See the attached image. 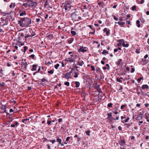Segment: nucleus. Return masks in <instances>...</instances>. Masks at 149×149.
<instances>
[{"label":"nucleus","instance_id":"1","mask_svg":"<svg viewBox=\"0 0 149 149\" xmlns=\"http://www.w3.org/2000/svg\"><path fill=\"white\" fill-rule=\"evenodd\" d=\"M31 20L28 17L21 18L18 21V24L22 27L27 26L31 24Z\"/></svg>","mask_w":149,"mask_h":149},{"label":"nucleus","instance_id":"2","mask_svg":"<svg viewBox=\"0 0 149 149\" xmlns=\"http://www.w3.org/2000/svg\"><path fill=\"white\" fill-rule=\"evenodd\" d=\"M88 48L86 47H84L83 46L80 47V48L78 49L79 52H81L84 53L87 52L88 50Z\"/></svg>","mask_w":149,"mask_h":149},{"label":"nucleus","instance_id":"3","mask_svg":"<svg viewBox=\"0 0 149 149\" xmlns=\"http://www.w3.org/2000/svg\"><path fill=\"white\" fill-rule=\"evenodd\" d=\"M29 7H36L37 5V3L34 1H33L32 0L30 1V2L29 3Z\"/></svg>","mask_w":149,"mask_h":149},{"label":"nucleus","instance_id":"4","mask_svg":"<svg viewBox=\"0 0 149 149\" xmlns=\"http://www.w3.org/2000/svg\"><path fill=\"white\" fill-rule=\"evenodd\" d=\"M22 68L24 70H25L26 69V67L27 65V63L21 62Z\"/></svg>","mask_w":149,"mask_h":149},{"label":"nucleus","instance_id":"5","mask_svg":"<svg viewBox=\"0 0 149 149\" xmlns=\"http://www.w3.org/2000/svg\"><path fill=\"white\" fill-rule=\"evenodd\" d=\"M65 61H67L68 62H73L75 63V61L71 57L68 58H66L65 60Z\"/></svg>","mask_w":149,"mask_h":149},{"label":"nucleus","instance_id":"6","mask_svg":"<svg viewBox=\"0 0 149 149\" xmlns=\"http://www.w3.org/2000/svg\"><path fill=\"white\" fill-rule=\"evenodd\" d=\"M103 31L104 32H106V35L107 36H109L110 34L109 30L106 28L103 29Z\"/></svg>","mask_w":149,"mask_h":149},{"label":"nucleus","instance_id":"7","mask_svg":"<svg viewBox=\"0 0 149 149\" xmlns=\"http://www.w3.org/2000/svg\"><path fill=\"white\" fill-rule=\"evenodd\" d=\"M19 123L17 122H15L13 124H12L10 125V127H15V126H17L19 125Z\"/></svg>","mask_w":149,"mask_h":149},{"label":"nucleus","instance_id":"8","mask_svg":"<svg viewBox=\"0 0 149 149\" xmlns=\"http://www.w3.org/2000/svg\"><path fill=\"white\" fill-rule=\"evenodd\" d=\"M65 10L66 11L69 10L71 8V6L69 4H67L66 6L65 7Z\"/></svg>","mask_w":149,"mask_h":149},{"label":"nucleus","instance_id":"9","mask_svg":"<svg viewBox=\"0 0 149 149\" xmlns=\"http://www.w3.org/2000/svg\"><path fill=\"white\" fill-rule=\"evenodd\" d=\"M38 65L36 64L33 65L32 66V68L31 69V70L32 71H34L36 70Z\"/></svg>","mask_w":149,"mask_h":149},{"label":"nucleus","instance_id":"10","mask_svg":"<svg viewBox=\"0 0 149 149\" xmlns=\"http://www.w3.org/2000/svg\"><path fill=\"white\" fill-rule=\"evenodd\" d=\"M84 64V62L83 61L81 60L80 61H77V65L80 66H82Z\"/></svg>","mask_w":149,"mask_h":149},{"label":"nucleus","instance_id":"11","mask_svg":"<svg viewBox=\"0 0 149 149\" xmlns=\"http://www.w3.org/2000/svg\"><path fill=\"white\" fill-rule=\"evenodd\" d=\"M65 77L66 79L70 78L71 74L70 73H67L65 74Z\"/></svg>","mask_w":149,"mask_h":149},{"label":"nucleus","instance_id":"12","mask_svg":"<svg viewBox=\"0 0 149 149\" xmlns=\"http://www.w3.org/2000/svg\"><path fill=\"white\" fill-rule=\"evenodd\" d=\"M115 24L117 23L119 25L122 26L123 25H124L125 24V22H121L120 21H119L118 22H115Z\"/></svg>","mask_w":149,"mask_h":149},{"label":"nucleus","instance_id":"13","mask_svg":"<svg viewBox=\"0 0 149 149\" xmlns=\"http://www.w3.org/2000/svg\"><path fill=\"white\" fill-rule=\"evenodd\" d=\"M149 86L147 84H144L142 86L141 88L143 89H148Z\"/></svg>","mask_w":149,"mask_h":149},{"label":"nucleus","instance_id":"14","mask_svg":"<svg viewBox=\"0 0 149 149\" xmlns=\"http://www.w3.org/2000/svg\"><path fill=\"white\" fill-rule=\"evenodd\" d=\"M29 119L26 118V119H24L22 120V122L26 124H27L29 122Z\"/></svg>","mask_w":149,"mask_h":149},{"label":"nucleus","instance_id":"15","mask_svg":"<svg viewBox=\"0 0 149 149\" xmlns=\"http://www.w3.org/2000/svg\"><path fill=\"white\" fill-rule=\"evenodd\" d=\"M119 142L120 145L121 146H123L125 144V141L123 140H120Z\"/></svg>","mask_w":149,"mask_h":149},{"label":"nucleus","instance_id":"16","mask_svg":"<svg viewBox=\"0 0 149 149\" xmlns=\"http://www.w3.org/2000/svg\"><path fill=\"white\" fill-rule=\"evenodd\" d=\"M122 45L123 47H127L129 46V45L126 42H125L122 44Z\"/></svg>","mask_w":149,"mask_h":149},{"label":"nucleus","instance_id":"17","mask_svg":"<svg viewBox=\"0 0 149 149\" xmlns=\"http://www.w3.org/2000/svg\"><path fill=\"white\" fill-rule=\"evenodd\" d=\"M35 34H34L32 35H28V34H26L25 36V38H28L29 37H32L33 36H34Z\"/></svg>","mask_w":149,"mask_h":149},{"label":"nucleus","instance_id":"18","mask_svg":"<svg viewBox=\"0 0 149 149\" xmlns=\"http://www.w3.org/2000/svg\"><path fill=\"white\" fill-rule=\"evenodd\" d=\"M30 2V1H28L27 3H24L22 4V6L25 7L26 8L27 7V6L29 7V3Z\"/></svg>","mask_w":149,"mask_h":149},{"label":"nucleus","instance_id":"19","mask_svg":"<svg viewBox=\"0 0 149 149\" xmlns=\"http://www.w3.org/2000/svg\"><path fill=\"white\" fill-rule=\"evenodd\" d=\"M76 13L74 12L71 14V16L72 18H75L76 17Z\"/></svg>","mask_w":149,"mask_h":149},{"label":"nucleus","instance_id":"20","mask_svg":"<svg viewBox=\"0 0 149 149\" xmlns=\"http://www.w3.org/2000/svg\"><path fill=\"white\" fill-rule=\"evenodd\" d=\"M12 115L11 114V115L9 116V119H10V120H9L8 121V122L9 123L11 122L13 120V119H12Z\"/></svg>","mask_w":149,"mask_h":149},{"label":"nucleus","instance_id":"21","mask_svg":"<svg viewBox=\"0 0 149 149\" xmlns=\"http://www.w3.org/2000/svg\"><path fill=\"white\" fill-rule=\"evenodd\" d=\"M75 84L76 85V88H78L79 87L80 85V83L79 82L75 81Z\"/></svg>","mask_w":149,"mask_h":149},{"label":"nucleus","instance_id":"22","mask_svg":"<svg viewBox=\"0 0 149 149\" xmlns=\"http://www.w3.org/2000/svg\"><path fill=\"white\" fill-rule=\"evenodd\" d=\"M54 121H55L54 120H52L51 121L50 120H48L47 121V123L48 125H51L52 124V122H54Z\"/></svg>","mask_w":149,"mask_h":149},{"label":"nucleus","instance_id":"23","mask_svg":"<svg viewBox=\"0 0 149 149\" xmlns=\"http://www.w3.org/2000/svg\"><path fill=\"white\" fill-rule=\"evenodd\" d=\"M140 21L139 20H137L136 21V24L137 25V26L139 28L140 27L141 25L140 24Z\"/></svg>","mask_w":149,"mask_h":149},{"label":"nucleus","instance_id":"24","mask_svg":"<svg viewBox=\"0 0 149 149\" xmlns=\"http://www.w3.org/2000/svg\"><path fill=\"white\" fill-rule=\"evenodd\" d=\"M24 45V43H21L20 42H17L16 43V45H17L19 46H22L23 45Z\"/></svg>","mask_w":149,"mask_h":149},{"label":"nucleus","instance_id":"25","mask_svg":"<svg viewBox=\"0 0 149 149\" xmlns=\"http://www.w3.org/2000/svg\"><path fill=\"white\" fill-rule=\"evenodd\" d=\"M15 6V3H12L10 6V8H11L13 7V8H14Z\"/></svg>","mask_w":149,"mask_h":149},{"label":"nucleus","instance_id":"26","mask_svg":"<svg viewBox=\"0 0 149 149\" xmlns=\"http://www.w3.org/2000/svg\"><path fill=\"white\" fill-rule=\"evenodd\" d=\"M54 70L53 69L51 70L48 71V72L49 74H52L54 73Z\"/></svg>","mask_w":149,"mask_h":149},{"label":"nucleus","instance_id":"27","mask_svg":"<svg viewBox=\"0 0 149 149\" xmlns=\"http://www.w3.org/2000/svg\"><path fill=\"white\" fill-rule=\"evenodd\" d=\"M146 120L147 122H149V114L148 113L146 116Z\"/></svg>","mask_w":149,"mask_h":149},{"label":"nucleus","instance_id":"28","mask_svg":"<svg viewBox=\"0 0 149 149\" xmlns=\"http://www.w3.org/2000/svg\"><path fill=\"white\" fill-rule=\"evenodd\" d=\"M47 38L50 39L53 38V36L52 34H50L47 36Z\"/></svg>","mask_w":149,"mask_h":149},{"label":"nucleus","instance_id":"29","mask_svg":"<svg viewBox=\"0 0 149 149\" xmlns=\"http://www.w3.org/2000/svg\"><path fill=\"white\" fill-rule=\"evenodd\" d=\"M132 10L133 11H136V6L135 5H134L132 7Z\"/></svg>","mask_w":149,"mask_h":149},{"label":"nucleus","instance_id":"30","mask_svg":"<svg viewBox=\"0 0 149 149\" xmlns=\"http://www.w3.org/2000/svg\"><path fill=\"white\" fill-rule=\"evenodd\" d=\"M73 38H71L68 40V43L69 44H71L72 43V42L73 41Z\"/></svg>","mask_w":149,"mask_h":149},{"label":"nucleus","instance_id":"31","mask_svg":"<svg viewBox=\"0 0 149 149\" xmlns=\"http://www.w3.org/2000/svg\"><path fill=\"white\" fill-rule=\"evenodd\" d=\"M143 112L142 111V112H141V114L138 116V117H140L141 118H143Z\"/></svg>","mask_w":149,"mask_h":149},{"label":"nucleus","instance_id":"32","mask_svg":"<svg viewBox=\"0 0 149 149\" xmlns=\"http://www.w3.org/2000/svg\"><path fill=\"white\" fill-rule=\"evenodd\" d=\"M56 140L58 142H59V144H61L62 141L61 139L58 138H57V139H56Z\"/></svg>","mask_w":149,"mask_h":149},{"label":"nucleus","instance_id":"33","mask_svg":"<svg viewBox=\"0 0 149 149\" xmlns=\"http://www.w3.org/2000/svg\"><path fill=\"white\" fill-rule=\"evenodd\" d=\"M3 70L2 68L0 70V77H2L3 76Z\"/></svg>","mask_w":149,"mask_h":149},{"label":"nucleus","instance_id":"34","mask_svg":"<svg viewBox=\"0 0 149 149\" xmlns=\"http://www.w3.org/2000/svg\"><path fill=\"white\" fill-rule=\"evenodd\" d=\"M121 79H122V77H121L120 78H117V81L118 82H120V83H122V81L121 80Z\"/></svg>","mask_w":149,"mask_h":149},{"label":"nucleus","instance_id":"35","mask_svg":"<svg viewBox=\"0 0 149 149\" xmlns=\"http://www.w3.org/2000/svg\"><path fill=\"white\" fill-rule=\"evenodd\" d=\"M108 53V52H107L106 50H104L102 52V53L103 54H107Z\"/></svg>","mask_w":149,"mask_h":149},{"label":"nucleus","instance_id":"36","mask_svg":"<svg viewBox=\"0 0 149 149\" xmlns=\"http://www.w3.org/2000/svg\"><path fill=\"white\" fill-rule=\"evenodd\" d=\"M1 109L2 110L6 109V106L3 105H2L1 107Z\"/></svg>","mask_w":149,"mask_h":149},{"label":"nucleus","instance_id":"37","mask_svg":"<svg viewBox=\"0 0 149 149\" xmlns=\"http://www.w3.org/2000/svg\"><path fill=\"white\" fill-rule=\"evenodd\" d=\"M118 42L122 45L125 42L123 40H119Z\"/></svg>","mask_w":149,"mask_h":149},{"label":"nucleus","instance_id":"38","mask_svg":"<svg viewBox=\"0 0 149 149\" xmlns=\"http://www.w3.org/2000/svg\"><path fill=\"white\" fill-rule=\"evenodd\" d=\"M26 13L25 12H22V13H21L20 14V16H23L24 15H26Z\"/></svg>","mask_w":149,"mask_h":149},{"label":"nucleus","instance_id":"39","mask_svg":"<svg viewBox=\"0 0 149 149\" xmlns=\"http://www.w3.org/2000/svg\"><path fill=\"white\" fill-rule=\"evenodd\" d=\"M141 79H143V77H140L139 79H137V81L138 82H140L141 81Z\"/></svg>","mask_w":149,"mask_h":149},{"label":"nucleus","instance_id":"40","mask_svg":"<svg viewBox=\"0 0 149 149\" xmlns=\"http://www.w3.org/2000/svg\"><path fill=\"white\" fill-rule=\"evenodd\" d=\"M71 33L73 36L75 35L76 34V32L73 31H71Z\"/></svg>","mask_w":149,"mask_h":149},{"label":"nucleus","instance_id":"41","mask_svg":"<svg viewBox=\"0 0 149 149\" xmlns=\"http://www.w3.org/2000/svg\"><path fill=\"white\" fill-rule=\"evenodd\" d=\"M5 83L4 82H1L0 81V85L2 87H3L5 85Z\"/></svg>","mask_w":149,"mask_h":149},{"label":"nucleus","instance_id":"42","mask_svg":"<svg viewBox=\"0 0 149 149\" xmlns=\"http://www.w3.org/2000/svg\"><path fill=\"white\" fill-rule=\"evenodd\" d=\"M90 131H86L85 132V133L86 134H87L88 135H90Z\"/></svg>","mask_w":149,"mask_h":149},{"label":"nucleus","instance_id":"43","mask_svg":"<svg viewBox=\"0 0 149 149\" xmlns=\"http://www.w3.org/2000/svg\"><path fill=\"white\" fill-rule=\"evenodd\" d=\"M64 84L67 86H69L70 84L68 82H66L64 83Z\"/></svg>","mask_w":149,"mask_h":149},{"label":"nucleus","instance_id":"44","mask_svg":"<svg viewBox=\"0 0 149 149\" xmlns=\"http://www.w3.org/2000/svg\"><path fill=\"white\" fill-rule=\"evenodd\" d=\"M59 66V65L58 64H57L56 65H54V68L56 69H57L58 68V67Z\"/></svg>","mask_w":149,"mask_h":149},{"label":"nucleus","instance_id":"45","mask_svg":"<svg viewBox=\"0 0 149 149\" xmlns=\"http://www.w3.org/2000/svg\"><path fill=\"white\" fill-rule=\"evenodd\" d=\"M112 104L111 103L108 104L107 105L108 107H112Z\"/></svg>","mask_w":149,"mask_h":149},{"label":"nucleus","instance_id":"46","mask_svg":"<svg viewBox=\"0 0 149 149\" xmlns=\"http://www.w3.org/2000/svg\"><path fill=\"white\" fill-rule=\"evenodd\" d=\"M113 19L115 20V21H118V19L115 16L113 15Z\"/></svg>","mask_w":149,"mask_h":149},{"label":"nucleus","instance_id":"47","mask_svg":"<svg viewBox=\"0 0 149 149\" xmlns=\"http://www.w3.org/2000/svg\"><path fill=\"white\" fill-rule=\"evenodd\" d=\"M24 52H25L27 50V49H28V47L27 46H24Z\"/></svg>","mask_w":149,"mask_h":149},{"label":"nucleus","instance_id":"48","mask_svg":"<svg viewBox=\"0 0 149 149\" xmlns=\"http://www.w3.org/2000/svg\"><path fill=\"white\" fill-rule=\"evenodd\" d=\"M29 57L32 58L33 59H34L35 58V55H34L32 54L30 55Z\"/></svg>","mask_w":149,"mask_h":149},{"label":"nucleus","instance_id":"49","mask_svg":"<svg viewBox=\"0 0 149 149\" xmlns=\"http://www.w3.org/2000/svg\"><path fill=\"white\" fill-rule=\"evenodd\" d=\"M119 20L120 21H123V17H119Z\"/></svg>","mask_w":149,"mask_h":149},{"label":"nucleus","instance_id":"50","mask_svg":"<svg viewBox=\"0 0 149 149\" xmlns=\"http://www.w3.org/2000/svg\"><path fill=\"white\" fill-rule=\"evenodd\" d=\"M130 119V118L129 117H127L126 119L125 120V122H127Z\"/></svg>","mask_w":149,"mask_h":149},{"label":"nucleus","instance_id":"51","mask_svg":"<svg viewBox=\"0 0 149 149\" xmlns=\"http://www.w3.org/2000/svg\"><path fill=\"white\" fill-rule=\"evenodd\" d=\"M126 106L125 105H122L121 106L120 108L121 109H123L124 107Z\"/></svg>","mask_w":149,"mask_h":149},{"label":"nucleus","instance_id":"52","mask_svg":"<svg viewBox=\"0 0 149 149\" xmlns=\"http://www.w3.org/2000/svg\"><path fill=\"white\" fill-rule=\"evenodd\" d=\"M114 6H113V8H116V7L117 6V5L116 4V3H114Z\"/></svg>","mask_w":149,"mask_h":149},{"label":"nucleus","instance_id":"53","mask_svg":"<svg viewBox=\"0 0 149 149\" xmlns=\"http://www.w3.org/2000/svg\"><path fill=\"white\" fill-rule=\"evenodd\" d=\"M106 65V66L107 67V69L108 70H109L110 69V67L109 65L108 64H107Z\"/></svg>","mask_w":149,"mask_h":149},{"label":"nucleus","instance_id":"54","mask_svg":"<svg viewBox=\"0 0 149 149\" xmlns=\"http://www.w3.org/2000/svg\"><path fill=\"white\" fill-rule=\"evenodd\" d=\"M92 30L93 31V32H91V33L92 34H93L95 33V30L94 28L92 29Z\"/></svg>","mask_w":149,"mask_h":149},{"label":"nucleus","instance_id":"55","mask_svg":"<svg viewBox=\"0 0 149 149\" xmlns=\"http://www.w3.org/2000/svg\"><path fill=\"white\" fill-rule=\"evenodd\" d=\"M140 20L141 21V22L143 23L145 22V20L143 18H140Z\"/></svg>","mask_w":149,"mask_h":149},{"label":"nucleus","instance_id":"56","mask_svg":"<svg viewBox=\"0 0 149 149\" xmlns=\"http://www.w3.org/2000/svg\"><path fill=\"white\" fill-rule=\"evenodd\" d=\"M134 71H135L134 69L133 68H132L131 70V73H132L134 72Z\"/></svg>","mask_w":149,"mask_h":149},{"label":"nucleus","instance_id":"57","mask_svg":"<svg viewBox=\"0 0 149 149\" xmlns=\"http://www.w3.org/2000/svg\"><path fill=\"white\" fill-rule=\"evenodd\" d=\"M91 68H92L91 70L92 71H94L95 70V68L93 66H91Z\"/></svg>","mask_w":149,"mask_h":149},{"label":"nucleus","instance_id":"58","mask_svg":"<svg viewBox=\"0 0 149 149\" xmlns=\"http://www.w3.org/2000/svg\"><path fill=\"white\" fill-rule=\"evenodd\" d=\"M107 115H108V118L109 117H111V113H107Z\"/></svg>","mask_w":149,"mask_h":149},{"label":"nucleus","instance_id":"59","mask_svg":"<svg viewBox=\"0 0 149 149\" xmlns=\"http://www.w3.org/2000/svg\"><path fill=\"white\" fill-rule=\"evenodd\" d=\"M144 105L146 107H147L149 106V104L148 103H145Z\"/></svg>","mask_w":149,"mask_h":149},{"label":"nucleus","instance_id":"60","mask_svg":"<svg viewBox=\"0 0 149 149\" xmlns=\"http://www.w3.org/2000/svg\"><path fill=\"white\" fill-rule=\"evenodd\" d=\"M46 79L45 78H43L41 79V81L42 82H44V81H46Z\"/></svg>","mask_w":149,"mask_h":149},{"label":"nucleus","instance_id":"61","mask_svg":"<svg viewBox=\"0 0 149 149\" xmlns=\"http://www.w3.org/2000/svg\"><path fill=\"white\" fill-rule=\"evenodd\" d=\"M122 59H119V60H118V65H119L120 64V62H121V61H122Z\"/></svg>","mask_w":149,"mask_h":149},{"label":"nucleus","instance_id":"62","mask_svg":"<svg viewBox=\"0 0 149 149\" xmlns=\"http://www.w3.org/2000/svg\"><path fill=\"white\" fill-rule=\"evenodd\" d=\"M78 75L76 73H75V75L74 76V77L75 78H77L78 77Z\"/></svg>","mask_w":149,"mask_h":149},{"label":"nucleus","instance_id":"63","mask_svg":"<svg viewBox=\"0 0 149 149\" xmlns=\"http://www.w3.org/2000/svg\"><path fill=\"white\" fill-rule=\"evenodd\" d=\"M144 2V0H142L139 3L140 4H142Z\"/></svg>","mask_w":149,"mask_h":149},{"label":"nucleus","instance_id":"64","mask_svg":"<svg viewBox=\"0 0 149 149\" xmlns=\"http://www.w3.org/2000/svg\"><path fill=\"white\" fill-rule=\"evenodd\" d=\"M70 139V137H68L66 139V141L67 142Z\"/></svg>","mask_w":149,"mask_h":149}]
</instances>
